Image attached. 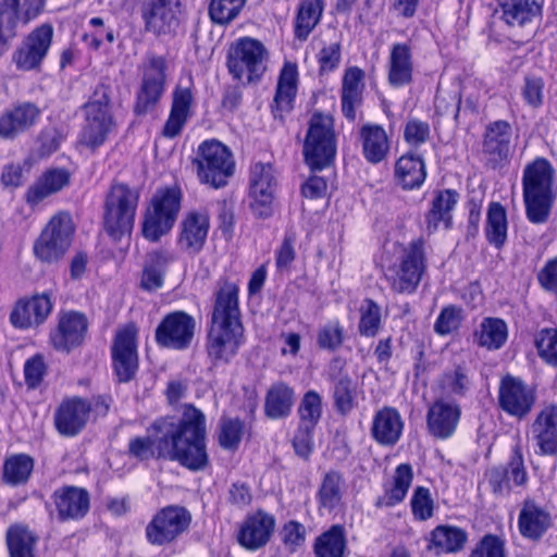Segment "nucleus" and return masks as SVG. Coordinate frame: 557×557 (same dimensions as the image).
Wrapping results in <instances>:
<instances>
[{
    "instance_id": "774afa93",
    "label": "nucleus",
    "mask_w": 557,
    "mask_h": 557,
    "mask_svg": "<svg viewBox=\"0 0 557 557\" xmlns=\"http://www.w3.org/2000/svg\"><path fill=\"white\" fill-rule=\"evenodd\" d=\"M491 491L497 496H506L510 492L508 471L502 467L488 469L484 474Z\"/></svg>"
},
{
    "instance_id": "f03ea898",
    "label": "nucleus",
    "mask_w": 557,
    "mask_h": 557,
    "mask_svg": "<svg viewBox=\"0 0 557 557\" xmlns=\"http://www.w3.org/2000/svg\"><path fill=\"white\" fill-rule=\"evenodd\" d=\"M238 293L235 283L224 282L215 294L207 341L208 356L215 364L230 362L245 343Z\"/></svg>"
},
{
    "instance_id": "20e7f679",
    "label": "nucleus",
    "mask_w": 557,
    "mask_h": 557,
    "mask_svg": "<svg viewBox=\"0 0 557 557\" xmlns=\"http://www.w3.org/2000/svg\"><path fill=\"white\" fill-rule=\"evenodd\" d=\"M183 194L178 186L158 188L151 196L143 216L141 233L149 242H159L173 228L181 208Z\"/></svg>"
},
{
    "instance_id": "338daca9",
    "label": "nucleus",
    "mask_w": 557,
    "mask_h": 557,
    "mask_svg": "<svg viewBox=\"0 0 557 557\" xmlns=\"http://www.w3.org/2000/svg\"><path fill=\"white\" fill-rule=\"evenodd\" d=\"M461 319V309L447 306L438 314L434 323V331L440 335H447L459 327Z\"/></svg>"
},
{
    "instance_id": "c9c22d12",
    "label": "nucleus",
    "mask_w": 557,
    "mask_h": 557,
    "mask_svg": "<svg viewBox=\"0 0 557 557\" xmlns=\"http://www.w3.org/2000/svg\"><path fill=\"white\" fill-rule=\"evenodd\" d=\"M40 110L33 103H22L0 116V137L10 138L34 125Z\"/></svg>"
},
{
    "instance_id": "49530a36",
    "label": "nucleus",
    "mask_w": 557,
    "mask_h": 557,
    "mask_svg": "<svg viewBox=\"0 0 557 557\" xmlns=\"http://www.w3.org/2000/svg\"><path fill=\"white\" fill-rule=\"evenodd\" d=\"M295 401L294 389L283 382L271 385L265 395L264 412L271 419L287 417Z\"/></svg>"
},
{
    "instance_id": "4c0bfd02",
    "label": "nucleus",
    "mask_w": 557,
    "mask_h": 557,
    "mask_svg": "<svg viewBox=\"0 0 557 557\" xmlns=\"http://www.w3.org/2000/svg\"><path fill=\"white\" fill-rule=\"evenodd\" d=\"M458 202V194L451 189L440 190L435 194L429 212L425 215L426 230L435 232L441 225L451 226V212Z\"/></svg>"
},
{
    "instance_id": "6ab92c4d",
    "label": "nucleus",
    "mask_w": 557,
    "mask_h": 557,
    "mask_svg": "<svg viewBox=\"0 0 557 557\" xmlns=\"http://www.w3.org/2000/svg\"><path fill=\"white\" fill-rule=\"evenodd\" d=\"M137 329L133 324L125 325L116 333L112 346V363L120 382H127L138 369Z\"/></svg>"
},
{
    "instance_id": "6e6d98bb",
    "label": "nucleus",
    "mask_w": 557,
    "mask_h": 557,
    "mask_svg": "<svg viewBox=\"0 0 557 557\" xmlns=\"http://www.w3.org/2000/svg\"><path fill=\"white\" fill-rule=\"evenodd\" d=\"M381 308L371 299H366L360 307L359 332L367 337L376 335L381 327Z\"/></svg>"
},
{
    "instance_id": "2f4dec72",
    "label": "nucleus",
    "mask_w": 557,
    "mask_h": 557,
    "mask_svg": "<svg viewBox=\"0 0 557 557\" xmlns=\"http://www.w3.org/2000/svg\"><path fill=\"white\" fill-rule=\"evenodd\" d=\"M413 470L409 463H400L396 467L391 480L384 485V494L380 496L375 506L377 508L394 507L400 504L407 496L412 484Z\"/></svg>"
},
{
    "instance_id": "0e129e2a",
    "label": "nucleus",
    "mask_w": 557,
    "mask_h": 557,
    "mask_svg": "<svg viewBox=\"0 0 557 557\" xmlns=\"http://www.w3.org/2000/svg\"><path fill=\"white\" fill-rule=\"evenodd\" d=\"M344 341V327L338 321L324 324L318 333V344L323 349L335 350Z\"/></svg>"
},
{
    "instance_id": "c756f323",
    "label": "nucleus",
    "mask_w": 557,
    "mask_h": 557,
    "mask_svg": "<svg viewBox=\"0 0 557 557\" xmlns=\"http://www.w3.org/2000/svg\"><path fill=\"white\" fill-rule=\"evenodd\" d=\"M460 418L459 407L443 399L436 400L428 412V428L436 437L447 438L456 430Z\"/></svg>"
},
{
    "instance_id": "79ce46f5",
    "label": "nucleus",
    "mask_w": 557,
    "mask_h": 557,
    "mask_svg": "<svg viewBox=\"0 0 557 557\" xmlns=\"http://www.w3.org/2000/svg\"><path fill=\"white\" fill-rule=\"evenodd\" d=\"M426 177L423 159L414 153L401 156L395 164V180L404 189H417Z\"/></svg>"
},
{
    "instance_id": "2eb2a0df",
    "label": "nucleus",
    "mask_w": 557,
    "mask_h": 557,
    "mask_svg": "<svg viewBox=\"0 0 557 557\" xmlns=\"http://www.w3.org/2000/svg\"><path fill=\"white\" fill-rule=\"evenodd\" d=\"M53 34V26L48 23L33 29L13 54L16 67L21 71L39 69L52 45Z\"/></svg>"
},
{
    "instance_id": "37998d69",
    "label": "nucleus",
    "mask_w": 557,
    "mask_h": 557,
    "mask_svg": "<svg viewBox=\"0 0 557 557\" xmlns=\"http://www.w3.org/2000/svg\"><path fill=\"white\" fill-rule=\"evenodd\" d=\"M324 7V0H298L294 18V34L298 40H307L309 35L320 23Z\"/></svg>"
},
{
    "instance_id": "c03bdc74",
    "label": "nucleus",
    "mask_w": 557,
    "mask_h": 557,
    "mask_svg": "<svg viewBox=\"0 0 557 557\" xmlns=\"http://www.w3.org/2000/svg\"><path fill=\"white\" fill-rule=\"evenodd\" d=\"M502 20L509 26H524L541 14L535 0H498Z\"/></svg>"
},
{
    "instance_id": "09e8293b",
    "label": "nucleus",
    "mask_w": 557,
    "mask_h": 557,
    "mask_svg": "<svg viewBox=\"0 0 557 557\" xmlns=\"http://www.w3.org/2000/svg\"><path fill=\"white\" fill-rule=\"evenodd\" d=\"M508 233V220L505 208L499 202H491L486 212L484 234L486 240L497 249H500Z\"/></svg>"
},
{
    "instance_id": "412c9836",
    "label": "nucleus",
    "mask_w": 557,
    "mask_h": 557,
    "mask_svg": "<svg viewBox=\"0 0 557 557\" xmlns=\"http://www.w3.org/2000/svg\"><path fill=\"white\" fill-rule=\"evenodd\" d=\"M531 436L540 455H557V404L544 406L531 424Z\"/></svg>"
},
{
    "instance_id": "052dcab7",
    "label": "nucleus",
    "mask_w": 557,
    "mask_h": 557,
    "mask_svg": "<svg viewBox=\"0 0 557 557\" xmlns=\"http://www.w3.org/2000/svg\"><path fill=\"white\" fill-rule=\"evenodd\" d=\"M278 535L286 549L296 553L306 542L307 530L302 523L290 520L281 528Z\"/></svg>"
},
{
    "instance_id": "4468645a",
    "label": "nucleus",
    "mask_w": 557,
    "mask_h": 557,
    "mask_svg": "<svg viewBox=\"0 0 557 557\" xmlns=\"http://www.w3.org/2000/svg\"><path fill=\"white\" fill-rule=\"evenodd\" d=\"M190 515L178 506H168L156 513L146 528L149 543L165 545L174 541L189 525Z\"/></svg>"
},
{
    "instance_id": "680f3d73",
    "label": "nucleus",
    "mask_w": 557,
    "mask_h": 557,
    "mask_svg": "<svg viewBox=\"0 0 557 557\" xmlns=\"http://www.w3.org/2000/svg\"><path fill=\"white\" fill-rule=\"evenodd\" d=\"M244 424L238 419L224 418L220 423L219 443L225 449H235L242 441Z\"/></svg>"
},
{
    "instance_id": "4d7b16f0",
    "label": "nucleus",
    "mask_w": 557,
    "mask_h": 557,
    "mask_svg": "<svg viewBox=\"0 0 557 557\" xmlns=\"http://www.w3.org/2000/svg\"><path fill=\"white\" fill-rule=\"evenodd\" d=\"M442 392L448 395H462L470 386L467 370L458 366L444 373L440 381Z\"/></svg>"
},
{
    "instance_id": "1a4fd4ad",
    "label": "nucleus",
    "mask_w": 557,
    "mask_h": 557,
    "mask_svg": "<svg viewBox=\"0 0 557 557\" xmlns=\"http://www.w3.org/2000/svg\"><path fill=\"white\" fill-rule=\"evenodd\" d=\"M196 164L199 181L214 188L224 186L234 172L232 152L215 139L206 140L198 147Z\"/></svg>"
},
{
    "instance_id": "a18cd8bd",
    "label": "nucleus",
    "mask_w": 557,
    "mask_h": 557,
    "mask_svg": "<svg viewBox=\"0 0 557 557\" xmlns=\"http://www.w3.org/2000/svg\"><path fill=\"white\" fill-rule=\"evenodd\" d=\"M193 92L190 87L178 85L173 92L170 116L163 128L164 136L174 137L181 132L188 117Z\"/></svg>"
},
{
    "instance_id": "7ed1b4c3",
    "label": "nucleus",
    "mask_w": 557,
    "mask_h": 557,
    "mask_svg": "<svg viewBox=\"0 0 557 557\" xmlns=\"http://www.w3.org/2000/svg\"><path fill=\"white\" fill-rule=\"evenodd\" d=\"M554 168L544 158H537L523 171L522 186L527 218L534 224L548 220L555 201Z\"/></svg>"
},
{
    "instance_id": "f704fd0d",
    "label": "nucleus",
    "mask_w": 557,
    "mask_h": 557,
    "mask_svg": "<svg viewBox=\"0 0 557 557\" xmlns=\"http://www.w3.org/2000/svg\"><path fill=\"white\" fill-rule=\"evenodd\" d=\"M468 540L467 532L461 528L440 524L428 536V547L437 555L459 553Z\"/></svg>"
},
{
    "instance_id": "b1692460",
    "label": "nucleus",
    "mask_w": 557,
    "mask_h": 557,
    "mask_svg": "<svg viewBox=\"0 0 557 557\" xmlns=\"http://www.w3.org/2000/svg\"><path fill=\"white\" fill-rule=\"evenodd\" d=\"M71 173L64 168H50L29 186L26 193V201L30 206H37L46 198L61 191L70 185Z\"/></svg>"
},
{
    "instance_id": "473e14b6",
    "label": "nucleus",
    "mask_w": 557,
    "mask_h": 557,
    "mask_svg": "<svg viewBox=\"0 0 557 557\" xmlns=\"http://www.w3.org/2000/svg\"><path fill=\"white\" fill-rule=\"evenodd\" d=\"M413 78L412 52L406 44L392 46L388 57V83L396 88L409 85Z\"/></svg>"
},
{
    "instance_id": "5fc2aeb1",
    "label": "nucleus",
    "mask_w": 557,
    "mask_h": 557,
    "mask_svg": "<svg viewBox=\"0 0 557 557\" xmlns=\"http://www.w3.org/2000/svg\"><path fill=\"white\" fill-rule=\"evenodd\" d=\"M322 416V398L315 391L307 392L299 404V424L315 428Z\"/></svg>"
},
{
    "instance_id": "ddd939ff",
    "label": "nucleus",
    "mask_w": 557,
    "mask_h": 557,
    "mask_svg": "<svg viewBox=\"0 0 557 557\" xmlns=\"http://www.w3.org/2000/svg\"><path fill=\"white\" fill-rule=\"evenodd\" d=\"M277 187L275 171L270 163H255L249 175L250 208L258 216H269Z\"/></svg>"
},
{
    "instance_id": "cd10ccee",
    "label": "nucleus",
    "mask_w": 557,
    "mask_h": 557,
    "mask_svg": "<svg viewBox=\"0 0 557 557\" xmlns=\"http://www.w3.org/2000/svg\"><path fill=\"white\" fill-rule=\"evenodd\" d=\"M550 512L532 499L524 500L518 517V528L522 536L528 539L541 537L550 527Z\"/></svg>"
},
{
    "instance_id": "f257e3e1",
    "label": "nucleus",
    "mask_w": 557,
    "mask_h": 557,
    "mask_svg": "<svg viewBox=\"0 0 557 557\" xmlns=\"http://www.w3.org/2000/svg\"><path fill=\"white\" fill-rule=\"evenodd\" d=\"M149 432L148 437L129 443L135 457L144 460L157 454L193 471L202 470L208 465L206 418L197 408L186 407L181 419L158 420Z\"/></svg>"
},
{
    "instance_id": "864d4df0",
    "label": "nucleus",
    "mask_w": 557,
    "mask_h": 557,
    "mask_svg": "<svg viewBox=\"0 0 557 557\" xmlns=\"http://www.w3.org/2000/svg\"><path fill=\"white\" fill-rule=\"evenodd\" d=\"M13 21V32H15V20L27 24L36 18L44 9V0H3L0 2Z\"/></svg>"
},
{
    "instance_id": "de8ad7c7",
    "label": "nucleus",
    "mask_w": 557,
    "mask_h": 557,
    "mask_svg": "<svg viewBox=\"0 0 557 557\" xmlns=\"http://www.w3.org/2000/svg\"><path fill=\"white\" fill-rule=\"evenodd\" d=\"M507 338V324L499 318H484L474 332V342L488 350L499 349Z\"/></svg>"
},
{
    "instance_id": "a878e982",
    "label": "nucleus",
    "mask_w": 557,
    "mask_h": 557,
    "mask_svg": "<svg viewBox=\"0 0 557 557\" xmlns=\"http://www.w3.org/2000/svg\"><path fill=\"white\" fill-rule=\"evenodd\" d=\"M180 0H153L143 11L146 28L156 34L171 32L177 25Z\"/></svg>"
},
{
    "instance_id": "a19ab883",
    "label": "nucleus",
    "mask_w": 557,
    "mask_h": 557,
    "mask_svg": "<svg viewBox=\"0 0 557 557\" xmlns=\"http://www.w3.org/2000/svg\"><path fill=\"white\" fill-rule=\"evenodd\" d=\"M176 259L174 251L158 249L150 252L141 275V287L146 290H156L162 287L168 267Z\"/></svg>"
},
{
    "instance_id": "3c124183",
    "label": "nucleus",
    "mask_w": 557,
    "mask_h": 557,
    "mask_svg": "<svg viewBox=\"0 0 557 557\" xmlns=\"http://www.w3.org/2000/svg\"><path fill=\"white\" fill-rule=\"evenodd\" d=\"M34 468L33 459L24 454H17L7 458L3 465V478L12 485L25 483Z\"/></svg>"
},
{
    "instance_id": "e433bc0d",
    "label": "nucleus",
    "mask_w": 557,
    "mask_h": 557,
    "mask_svg": "<svg viewBox=\"0 0 557 557\" xmlns=\"http://www.w3.org/2000/svg\"><path fill=\"white\" fill-rule=\"evenodd\" d=\"M346 483L343 475L336 471L326 472L317 492V503L321 512L331 513L343 505Z\"/></svg>"
},
{
    "instance_id": "393cba45",
    "label": "nucleus",
    "mask_w": 557,
    "mask_h": 557,
    "mask_svg": "<svg viewBox=\"0 0 557 557\" xmlns=\"http://www.w3.org/2000/svg\"><path fill=\"white\" fill-rule=\"evenodd\" d=\"M273 516L262 511L248 517L238 532V542L248 549H257L268 543L274 530Z\"/></svg>"
},
{
    "instance_id": "bf43d9fd",
    "label": "nucleus",
    "mask_w": 557,
    "mask_h": 557,
    "mask_svg": "<svg viewBox=\"0 0 557 557\" xmlns=\"http://www.w3.org/2000/svg\"><path fill=\"white\" fill-rule=\"evenodd\" d=\"M410 505L414 519L426 521L433 517L434 500L428 487H416L410 499Z\"/></svg>"
},
{
    "instance_id": "4be33fe9",
    "label": "nucleus",
    "mask_w": 557,
    "mask_h": 557,
    "mask_svg": "<svg viewBox=\"0 0 557 557\" xmlns=\"http://www.w3.org/2000/svg\"><path fill=\"white\" fill-rule=\"evenodd\" d=\"M87 331V320L75 311L63 312L59 317L58 327L51 332V345L60 351L69 352L81 345Z\"/></svg>"
},
{
    "instance_id": "72a5a7b5",
    "label": "nucleus",
    "mask_w": 557,
    "mask_h": 557,
    "mask_svg": "<svg viewBox=\"0 0 557 557\" xmlns=\"http://www.w3.org/2000/svg\"><path fill=\"white\" fill-rule=\"evenodd\" d=\"M363 79L364 72L357 66L348 67L342 79V111L350 121L356 119V110L362 102Z\"/></svg>"
},
{
    "instance_id": "a211bd4d",
    "label": "nucleus",
    "mask_w": 557,
    "mask_h": 557,
    "mask_svg": "<svg viewBox=\"0 0 557 557\" xmlns=\"http://www.w3.org/2000/svg\"><path fill=\"white\" fill-rule=\"evenodd\" d=\"M53 309L48 293L20 298L13 306L9 321L14 329L26 331L42 325Z\"/></svg>"
},
{
    "instance_id": "39448f33",
    "label": "nucleus",
    "mask_w": 557,
    "mask_h": 557,
    "mask_svg": "<svg viewBox=\"0 0 557 557\" xmlns=\"http://www.w3.org/2000/svg\"><path fill=\"white\" fill-rule=\"evenodd\" d=\"M85 122L79 143L90 149L102 146L115 131V121L110 104L109 90L99 86L84 107Z\"/></svg>"
},
{
    "instance_id": "dca6fc26",
    "label": "nucleus",
    "mask_w": 557,
    "mask_h": 557,
    "mask_svg": "<svg viewBox=\"0 0 557 557\" xmlns=\"http://www.w3.org/2000/svg\"><path fill=\"white\" fill-rule=\"evenodd\" d=\"M196 321L184 311L166 314L156 330V342L159 346L183 350L190 346L195 335Z\"/></svg>"
},
{
    "instance_id": "13d9d810",
    "label": "nucleus",
    "mask_w": 557,
    "mask_h": 557,
    "mask_svg": "<svg viewBox=\"0 0 557 557\" xmlns=\"http://www.w3.org/2000/svg\"><path fill=\"white\" fill-rule=\"evenodd\" d=\"M535 346L539 356L553 367H557V330L544 329L536 335Z\"/></svg>"
},
{
    "instance_id": "8fccbe9b",
    "label": "nucleus",
    "mask_w": 557,
    "mask_h": 557,
    "mask_svg": "<svg viewBox=\"0 0 557 557\" xmlns=\"http://www.w3.org/2000/svg\"><path fill=\"white\" fill-rule=\"evenodd\" d=\"M314 553L317 557H343L346 549L344 528L333 525L315 539Z\"/></svg>"
},
{
    "instance_id": "c85d7f7f",
    "label": "nucleus",
    "mask_w": 557,
    "mask_h": 557,
    "mask_svg": "<svg viewBox=\"0 0 557 557\" xmlns=\"http://www.w3.org/2000/svg\"><path fill=\"white\" fill-rule=\"evenodd\" d=\"M404 430V421L400 413L392 407H384L375 412L372 419V437L381 445H395Z\"/></svg>"
},
{
    "instance_id": "7c9ffc66",
    "label": "nucleus",
    "mask_w": 557,
    "mask_h": 557,
    "mask_svg": "<svg viewBox=\"0 0 557 557\" xmlns=\"http://www.w3.org/2000/svg\"><path fill=\"white\" fill-rule=\"evenodd\" d=\"M299 84L298 65L292 61H285L280 70L276 91L274 96V110L281 114L293 109Z\"/></svg>"
},
{
    "instance_id": "603ef678",
    "label": "nucleus",
    "mask_w": 557,
    "mask_h": 557,
    "mask_svg": "<svg viewBox=\"0 0 557 557\" xmlns=\"http://www.w3.org/2000/svg\"><path fill=\"white\" fill-rule=\"evenodd\" d=\"M7 542L11 557H33L36 539L28 529L20 525L10 528Z\"/></svg>"
},
{
    "instance_id": "9d476101",
    "label": "nucleus",
    "mask_w": 557,
    "mask_h": 557,
    "mask_svg": "<svg viewBox=\"0 0 557 557\" xmlns=\"http://www.w3.org/2000/svg\"><path fill=\"white\" fill-rule=\"evenodd\" d=\"M424 270V248L423 240L411 242L401 251L397 263L386 270V277L392 288L398 293H413Z\"/></svg>"
},
{
    "instance_id": "aec40b11",
    "label": "nucleus",
    "mask_w": 557,
    "mask_h": 557,
    "mask_svg": "<svg viewBox=\"0 0 557 557\" xmlns=\"http://www.w3.org/2000/svg\"><path fill=\"white\" fill-rule=\"evenodd\" d=\"M209 230L210 216L207 210L187 211L178 225V248L188 255L199 253L206 244Z\"/></svg>"
},
{
    "instance_id": "69168bd1",
    "label": "nucleus",
    "mask_w": 557,
    "mask_h": 557,
    "mask_svg": "<svg viewBox=\"0 0 557 557\" xmlns=\"http://www.w3.org/2000/svg\"><path fill=\"white\" fill-rule=\"evenodd\" d=\"M521 96L531 108H540L544 101V81L537 76H527L521 87Z\"/></svg>"
},
{
    "instance_id": "0eeeda50",
    "label": "nucleus",
    "mask_w": 557,
    "mask_h": 557,
    "mask_svg": "<svg viewBox=\"0 0 557 557\" xmlns=\"http://www.w3.org/2000/svg\"><path fill=\"white\" fill-rule=\"evenodd\" d=\"M138 200V191L126 185L116 184L111 187L106 199L103 224L114 240L131 235Z\"/></svg>"
},
{
    "instance_id": "e2e57ef3",
    "label": "nucleus",
    "mask_w": 557,
    "mask_h": 557,
    "mask_svg": "<svg viewBox=\"0 0 557 557\" xmlns=\"http://www.w3.org/2000/svg\"><path fill=\"white\" fill-rule=\"evenodd\" d=\"M243 7L235 0H211L209 14L213 22L224 24L236 17Z\"/></svg>"
},
{
    "instance_id": "ea45409f",
    "label": "nucleus",
    "mask_w": 557,
    "mask_h": 557,
    "mask_svg": "<svg viewBox=\"0 0 557 557\" xmlns=\"http://www.w3.org/2000/svg\"><path fill=\"white\" fill-rule=\"evenodd\" d=\"M511 126L505 121L487 125L483 139V152L491 161H502L509 154Z\"/></svg>"
},
{
    "instance_id": "58836bf2",
    "label": "nucleus",
    "mask_w": 557,
    "mask_h": 557,
    "mask_svg": "<svg viewBox=\"0 0 557 557\" xmlns=\"http://www.w3.org/2000/svg\"><path fill=\"white\" fill-rule=\"evenodd\" d=\"M362 156L372 164L382 162L389 151V139L380 125L367 124L360 129Z\"/></svg>"
},
{
    "instance_id": "bb28decb",
    "label": "nucleus",
    "mask_w": 557,
    "mask_h": 557,
    "mask_svg": "<svg viewBox=\"0 0 557 557\" xmlns=\"http://www.w3.org/2000/svg\"><path fill=\"white\" fill-rule=\"evenodd\" d=\"M53 500L61 520L81 519L89 510V494L81 487H61L54 492Z\"/></svg>"
},
{
    "instance_id": "6e6552de",
    "label": "nucleus",
    "mask_w": 557,
    "mask_h": 557,
    "mask_svg": "<svg viewBox=\"0 0 557 557\" xmlns=\"http://www.w3.org/2000/svg\"><path fill=\"white\" fill-rule=\"evenodd\" d=\"M269 52L253 38L243 37L233 42L227 54V67L234 79L258 82L267 71Z\"/></svg>"
},
{
    "instance_id": "423d86ee",
    "label": "nucleus",
    "mask_w": 557,
    "mask_h": 557,
    "mask_svg": "<svg viewBox=\"0 0 557 557\" xmlns=\"http://www.w3.org/2000/svg\"><path fill=\"white\" fill-rule=\"evenodd\" d=\"M336 154L334 119L329 113L314 112L309 121L304 143V157L312 170L330 165Z\"/></svg>"
},
{
    "instance_id": "f8f14e48",
    "label": "nucleus",
    "mask_w": 557,
    "mask_h": 557,
    "mask_svg": "<svg viewBox=\"0 0 557 557\" xmlns=\"http://www.w3.org/2000/svg\"><path fill=\"white\" fill-rule=\"evenodd\" d=\"M168 63L163 57L149 55L141 65V85L137 92L135 112L145 114L165 90Z\"/></svg>"
},
{
    "instance_id": "5701e85b",
    "label": "nucleus",
    "mask_w": 557,
    "mask_h": 557,
    "mask_svg": "<svg viewBox=\"0 0 557 557\" xmlns=\"http://www.w3.org/2000/svg\"><path fill=\"white\" fill-rule=\"evenodd\" d=\"M90 410L91 406L86 399L76 397L65 399L54 416L57 430L66 436L78 434L86 425Z\"/></svg>"
},
{
    "instance_id": "9b49d317",
    "label": "nucleus",
    "mask_w": 557,
    "mask_h": 557,
    "mask_svg": "<svg viewBox=\"0 0 557 557\" xmlns=\"http://www.w3.org/2000/svg\"><path fill=\"white\" fill-rule=\"evenodd\" d=\"M74 226L66 213L50 219L34 244V253L42 262L51 263L64 256L71 246Z\"/></svg>"
},
{
    "instance_id": "f3484780",
    "label": "nucleus",
    "mask_w": 557,
    "mask_h": 557,
    "mask_svg": "<svg viewBox=\"0 0 557 557\" xmlns=\"http://www.w3.org/2000/svg\"><path fill=\"white\" fill-rule=\"evenodd\" d=\"M498 401L507 414L522 420L532 411L536 401V393L522 380L507 375L500 381Z\"/></svg>"
}]
</instances>
